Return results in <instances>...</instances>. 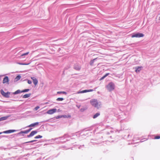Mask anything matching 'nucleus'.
<instances>
[{
    "label": "nucleus",
    "instance_id": "55",
    "mask_svg": "<svg viewBox=\"0 0 160 160\" xmlns=\"http://www.w3.org/2000/svg\"><path fill=\"white\" fill-rule=\"evenodd\" d=\"M107 134H109V132H108Z\"/></svg>",
    "mask_w": 160,
    "mask_h": 160
},
{
    "label": "nucleus",
    "instance_id": "40",
    "mask_svg": "<svg viewBox=\"0 0 160 160\" xmlns=\"http://www.w3.org/2000/svg\"><path fill=\"white\" fill-rule=\"evenodd\" d=\"M40 108V107L39 106H37V107H36L35 108H34V110H38L39 108Z\"/></svg>",
    "mask_w": 160,
    "mask_h": 160
},
{
    "label": "nucleus",
    "instance_id": "48",
    "mask_svg": "<svg viewBox=\"0 0 160 160\" xmlns=\"http://www.w3.org/2000/svg\"><path fill=\"white\" fill-rule=\"evenodd\" d=\"M62 94H65V95L67 94V93L66 92H64V91H62Z\"/></svg>",
    "mask_w": 160,
    "mask_h": 160
},
{
    "label": "nucleus",
    "instance_id": "42",
    "mask_svg": "<svg viewBox=\"0 0 160 160\" xmlns=\"http://www.w3.org/2000/svg\"><path fill=\"white\" fill-rule=\"evenodd\" d=\"M94 91L93 89H92L87 90V91H88L87 92H92V91Z\"/></svg>",
    "mask_w": 160,
    "mask_h": 160
},
{
    "label": "nucleus",
    "instance_id": "32",
    "mask_svg": "<svg viewBox=\"0 0 160 160\" xmlns=\"http://www.w3.org/2000/svg\"><path fill=\"white\" fill-rule=\"evenodd\" d=\"M18 64L21 65H28L29 64V63H23L21 62H19Z\"/></svg>",
    "mask_w": 160,
    "mask_h": 160
},
{
    "label": "nucleus",
    "instance_id": "8",
    "mask_svg": "<svg viewBox=\"0 0 160 160\" xmlns=\"http://www.w3.org/2000/svg\"><path fill=\"white\" fill-rule=\"evenodd\" d=\"M56 111L57 109L56 108L50 109L47 112V113L49 114H52L55 113L56 112Z\"/></svg>",
    "mask_w": 160,
    "mask_h": 160
},
{
    "label": "nucleus",
    "instance_id": "57",
    "mask_svg": "<svg viewBox=\"0 0 160 160\" xmlns=\"http://www.w3.org/2000/svg\"><path fill=\"white\" fill-rule=\"evenodd\" d=\"M97 88H95V90Z\"/></svg>",
    "mask_w": 160,
    "mask_h": 160
},
{
    "label": "nucleus",
    "instance_id": "5",
    "mask_svg": "<svg viewBox=\"0 0 160 160\" xmlns=\"http://www.w3.org/2000/svg\"><path fill=\"white\" fill-rule=\"evenodd\" d=\"M144 36V35L143 34L138 32L133 33L131 34L132 38H141L143 37Z\"/></svg>",
    "mask_w": 160,
    "mask_h": 160
},
{
    "label": "nucleus",
    "instance_id": "39",
    "mask_svg": "<svg viewBox=\"0 0 160 160\" xmlns=\"http://www.w3.org/2000/svg\"><path fill=\"white\" fill-rule=\"evenodd\" d=\"M147 140V139H146L145 138H143V139H142L141 140H140V141H139L140 142H142L145 140Z\"/></svg>",
    "mask_w": 160,
    "mask_h": 160
},
{
    "label": "nucleus",
    "instance_id": "7",
    "mask_svg": "<svg viewBox=\"0 0 160 160\" xmlns=\"http://www.w3.org/2000/svg\"><path fill=\"white\" fill-rule=\"evenodd\" d=\"M19 130H9L6 131H4L2 132H1L2 134V133H6V134H8L10 133H11L14 132L18 131Z\"/></svg>",
    "mask_w": 160,
    "mask_h": 160
},
{
    "label": "nucleus",
    "instance_id": "54",
    "mask_svg": "<svg viewBox=\"0 0 160 160\" xmlns=\"http://www.w3.org/2000/svg\"><path fill=\"white\" fill-rule=\"evenodd\" d=\"M13 148V149H17V148H13H13Z\"/></svg>",
    "mask_w": 160,
    "mask_h": 160
},
{
    "label": "nucleus",
    "instance_id": "23",
    "mask_svg": "<svg viewBox=\"0 0 160 160\" xmlns=\"http://www.w3.org/2000/svg\"><path fill=\"white\" fill-rule=\"evenodd\" d=\"M9 116H6L1 118V121L6 120L9 117Z\"/></svg>",
    "mask_w": 160,
    "mask_h": 160
},
{
    "label": "nucleus",
    "instance_id": "21",
    "mask_svg": "<svg viewBox=\"0 0 160 160\" xmlns=\"http://www.w3.org/2000/svg\"><path fill=\"white\" fill-rule=\"evenodd\" d=\"M31 95V93L26 94L23 96L22 98H27L30 97Z\"/></svg>",
    "mask_w": 160,
    "mask_h": 160
},
{
    "label": "nucleus",
    "instance_id": "20",
    "mask_svg": "<svg viewBox=\"0 0 160 160\" xmlns=\"http://www.w3.org/2000/svg\"><path fill=\"white\" fill-rule=\"evenodd\" d=\"M97 59V58H95L93 60H92L90 61V64L91 66H92L93 65L94 62Z\"/></svg>",
    "mask_w": 160,
    "mask_h": 160
},
{
    "label": "nucleus",
    "instance_id": "30",
    "mask_svg": "<svg viewBox=\"0 0 160 160\" xmlns=\"http://www.w3.org/2000/svg\"><path fill=\"white\" fill-rule=\"evenodd\" d=\"M21 134H22V136H24V135L23 134V133H22V131H21L20 132H19L17 134H16V135H20Z\"/></svg>",
    "mask_w": 160,
    "mask_h": 160
},
{
    "label": "nucleus",
    "instance_id": "33",
    "mask_svg": "<svg viewBox=\"0 0 160 160\" xmlns=\"http://www.w3.org/2000/svg\"><path fill=\"white\" fill-rule=\"evenodd\" d=\"M62 118V115H58L56 117V119H59Z\"/></svg>",
    "mask_w": 160,
    "mask_h": 160
},
{
    "label": "nucleus",
    "instance_id": "58",
    "mask_svg": "<svg viewBox=\"0 0 160 160\" xmlns=\"http://www.w3.org/2000/svg\"><path fill=\"white\" fill-rule=\"evenodd\" d=\"M1 121V118H0V121Z\"/></svg>",
    "mask_w": 160,
    "mask_h": 160
},
{
    "label": "nucleus",
    "instance_id": "59",
    "mask_svg": "<svg viewBox=\"0 0 160 160\" xmlns=\"http://www.w3.org/2000/svg\"><path fill=\"white\" fill-rule=\"evenodd\" d=\"M138 142H135V143H138Z\"/></svg>",
    "mask_w": 160,
    "mask_h": 160
},
{
    "label": "nucleus",
    "instance_id": "10",
    "mask_svg": "<svg viewBox=\"0 0 160 160\" xmlns=\"http://www.w3.org/2000/svg\"><path fill=\"white\" fill-rule=\"evenodd\" d=\"M73 68L77 71H79L81 69V66L79 65L78 63H76L74 65Z\"/></svg>",
    "mask_w": 160,
    "mask_h": 160
},
{
    "label": "nucleus",
    "instance_id": "11",
    "mask_svg": "<svg viewBox=\"0 0 160 160\" xmlns=\"http://www.w3.org/2000/svg\"><path fill=\"white\" fill-rule=\"evenodd\" d=\"M39 122H36L34 123H32L31 124L27 126L25 128H26L28 127H34L36 125H38V124ZM25 128H23V129Z\"/></svg>",
    "mask_w": 160,
    "mask_h": 160
},
{
    "label": "nucleus",
    "instance_id": "61",
    "mask_svg": "<svg viewBox=\"0 0 160 160\" xmlns=\"http://www.w3.org/2000/svg\"><path fill=\"white\" fill-rule=\"evenodd\" d=\"M68 141V139H67V141Z\"/></svg>",
    "mask_w": 160,
    "mask_h": 160
},
{
    "label": "nucleus",
    "instance_id": "56",
    "mask_svg": "<svg viewBox=\"0 0 160 160\" xmlns=\"http://www.w3.org/2000/svg\"><path fill=\"white\" fill-rule=\"evenodd\" d=\"M1 134H2V132H0V135Z\"/></svg>",
    "mask_w": 160,
    "mask_h": 160
},
{
    "label": "nucleus",
    "instance_id": "28",
    "mask_svg": "<svg viewBox=\"0 0 160 160\" xmlns=\"http://www.w3.org/2000/svg\"><path fill=\"white\" fill-rule=\"evenodd\" d=\"M30 90V89H25L23 90L22 91V92H28Z\"/></svg>",
    "mask_w": 160,
    "mask_h": 160
},
{
    "label": "nucleus",
    "instance_id": "60",
    "mask_svg": "<svg viewBox=\"0 0 160 160\" xmlns=\"http://www.w3.org/2000/svg\"><path fill=\"white\" fill-rule=\"evenodd\" d=\"M64 142H66V141H64Z\"/></svg>",
    "mask_w": 160,
    "mask_h": 160
},
{
    "label": "nucleus",
    "instance_id": "53",
    "mask_svg": "<svg viewBox=\"0 0 160 160\" xmlns=\"http://www.w3.org/2000/svg\"><path fill=\"white\" fill-rule=\"evenodd\" d=\"M59 153H58V154L55 156V157H57L59 155Z\"/></svg>",
    "mask_w": 160,
    "mask_h": 160
},
{
    "label": "nucleus",
    "instance_id": "34",
    "mask_svg": "<svg viewBox=\"0 0 160 160\" xmlns=\"http://www.w3.org/2000/svg\"><path fill=\"white\" fill-rule=\"evenodd\" d=\"M84 145H80L78 147V148L79 149H82L84 148Z\"/></svg>",
    "mask_w": 160,
    "mask_h": 160
},
{
    "label": "nucleus",
    "instance_id": "44",
    "mask_svg": "<svg viewBox=\"0 0 160 160\" xmlns=\"http://www.w3.org/2000/svg\"><path fill=\"white\" fill-rule=\"evenodd\" d=\"M32 82L30 80H28V83L29 84H31L32 83Z\"/></svg>",
    "mask_w": 160,
    "mask_h": 160
},
{
    "label": "nucleus",
    "instance_id": "18",
    "mask_svg": "<svg viewBox=\"0 0 160 160\" xmlns=\"http://www.w3.org/2000/svg\"><path fill=\"white\" fill-rule=\"evenodd\" d=\"M124 114V115H125V118H126V117L127 118L128 117H129L130 113H129V112L128 111L126 112H123V113L122 114Z\"/></svg>",
    "mask_w": 160,
    "mask_h": 160
},
{
    "label": "nucleus",
    "instance_id": "63",
    "mask_svg": "<svg viewBox=\"0 0 160 160\" xmlns=\"http://www.w3.org/2000/svg\"><path fill=\"white\" fill-rule=\"evenodd\" d=\"M159 18H160V17Z\"/></svg>",
    "mask_w": 160,
    "mask_h": 160
},
{
    "label": "nucleus",
    "instance_id": "22",
    "mask_svg": "<svg viewBox=\"0 0 160 160\" xmlns=\"http://www.w3.org/2000/svg\"><path fill=\"white\" fill-rule=\"evenodd\" d=\"M87 90H85L82 91H80L78 92L77 93L78 94L86 93L87 92Z\"/></svg>",
    "mask_w": 160,
    "mask_h": 160
},
{
    "label": "nucleus",
    "instance_id": "46",
    "mask_svg": "<svg viewBox=\"0 0 160 160\" xmlns=\"http://www.w3.org/2000/svg\"><path fill=\"white\" fill-rule=\"evenodd\" d=\"M1 136L3 138H7L8 137V136H6V135H2Z\"/></svg>",
    "mask_w": 160,
    "mask_h": 160
},
{
    "label": "nucleus",
    "instance_id": "24",
    "mask_svg": "<svg viewBox=\"0 0 160 160\" xmlns=\"http://www.w3.org/2000/svg\"><path fill=\"white\" fill-rule=\"evenodd\" d=\"M21 77L20 75H18L17 76V77L15 78V80L16 81H18L20 79V78H21Z\"/></svg>",
    "mask_w": 160,
    "mask_h": 160
},
{
    "label": "nucleus",
    "instance_id": "6",
    "mask_svg": "<svg viewBox=\"0 0 160 160\" xmlns=\"http://www.w3.org/2000/svg\"><path fill=\"white\" fill-rule=\"evenodd\" d=\"M84 131H82V132L79 131L76 133L75 135L78 137H81L82 138H84V136L87 134V133H84Z\"/></svg>",
    "mask_w": 160,
    "mask_h": 160
},
{
    "label": "nucleus",
    "instance_id": "1",
    "mask_svg": "<svg viewBox=\"0 0 160 160\" xmlns=\"http://www.w3.org/2000/svg\"><path fill=\"white\" fill-rule=\"evenodd\" d=\"M91 103L93 106L96 108L98 109L101 107V103L98 102L96 99H93L91 101Z\"/></svg>",
    "mask_w": 160,
    "mask_h": 160
},
{
    "label": "nucleus",
    "instance_id": "2",
    "mask_svg": "<svg viewBox=\"0 0 160 160\" xmlns=\"http://www.w3.org/2000/svg\"><path fill=\"white\" fill-rule=\"evenodd\" d=\"M115 87L114 83L112 82H110L107 85L106 88L108 90L109 92H111L115 89Z\"/></svg>",
    "mask_w": 160,
    "mask_h": 160
},
{
    "label": "nucleus",
    "instance_id": "27",
    "mask_svg": "<svg viewBox=\"0 0 160 160\" xmlns=\"http://www.w3.org/2000/svg\"><path fill=\"white\" fill-rule=\"evenodd\" d=\"M42 137V136L40 135H38V136H36L34 137V138L35 139H38Z\"/></svg>",
    "mask_w": 160,
    "mask_h": 160
},
{
    "label": "nucleus",
    "instance_id": "14",
    "mask_svg": "<svg viewBox=\"0 0 160 160\" xmlns=\"http://www.w3.org/2000/svg\"><path fill=\"white\" fill-rule=\"evenodd\" d=\"M31 78L35 86H36L38 83V80L35 77H31Z\"/></svg>",
    "mask_w": 160,
    "mask_h": 160
},
{
    "label": "nucleus",
    "instance_id": "3",
    "mask_svg": "<svg viewBox=\"0 0 160 160\" xmlns=\"http://www.w3.org/2000/svg\"><path fill=\"white\" fill-rule=\"evenodd\" d=\"M72 136H71V135H69L68 134H64L62 136L58 138H52L51 140H53V141H55L56 140H57L58 139H64L65 138H70L71 137V136H73L74 135V134H72Z\"/></svg>",
    "mask_w": 160,
    "mask_h": 160
},
{
    "label": "nucleus",
    "instance_id": "19",
    "mask_svg": "<svg viewBox=\"0 0 160 160\" xmlns=\"http://www.w3.org/2000/svg\"><path fill=\"white\" fill-rule=\"evenodd\" d=\"M109 74V73H106L104 75L103 77H102L100 79V81H101L104 78H105L106 77L108 76Z\"/></svg>",
    "mask_w": 160,
    "mask_h": 160
},
{
    "label": "nucleus",
    "instance_id": "43",
    "mask_svg": "<svg viewBox=\"0 0 160 160\" xmlns=\"http://www.w3.org/2000/svg\"><path fill=\"white\" fill-rule=\"evenodd\" d=\"M33 142H34V141H33V140L31 141H28V142H24L23 143H27Z\"/></svg>",
    "mask_w": 160,
    "mask_h": 160
},
{
    "label": "nucleus",
    "instance_id": "25",
    "mask_svg": "<svg viewBox=\"0 0 160 160\" xmlns=\"http://www.w3.org/2000/svg\"><path fill=\"white\" fill-rule=\"evenodd\" d=\"M62 117L65 118H70L71 117V116L69 115H62Z\"/></svg>",
    "mask_w": 160,
    "mask_h": 160
},
{
    "label": "nucleus",
    "instance_id": "47",
    "mask_svg": "<svg viewBox=\"0 0 160 160\" xmlns=\"http://www.w3.org/2000/svg\"><path fill=\"white\" fill-rule=\"evenodd\" d=\"M57 94H62V91H59L57 92Z\"/></svg>",
    "mask_w": 160,
    "mask_h": 160
},
{
    "label": "nucleus",
    "instance_id": "49",
    "mask_svg": "<svg viewBox=\"0 0 160 160\" xmlns=\"http://www.w3.org/2000/svg\"><path fill=\"white\" fill-rule=\"evenodd\" d=\"M33 141H34V142H37V141H38V140H33Z\"/></svg>",
    "mask_w": 160,
    "mask_h": 160
},
{
    "label": "nucleus",
    "instance_id": "29",
    "mask_svg": "<svg viewBox=\"0 0 160 160\" xmlns=\"http://www.w3.org/2000/svg\"><path fill=\"white\" fill-rule=\"evenodd\" d=\"M64 99V98H58L56 100L58 101H62Z\"/></svg>",
    "mask_w": 160,
    "mask_h": 160
},
{
    "label": "nucleus",
    "instance_id": "16",
    "mask_svg": "<svg viewBox=\"0 0 160 160\" xmlns=\"http://www.w3.org/2000/svg\"><path fill=\"white\" fill-rule=\"evenodd\" d=\"M100 112H98L96 113V114H95L94 115H93L92 117L93 118L95 119L97 117H98L100 115Z\"/></svg>",
    "mask_w": 160,
    "mask_h": 160
},
{
    "label": "nucleus",
    "instance_id": "37",
    "mask_svg": "<svg viewBox=\"0 0 160 160\" xmlns=\"http://www.w3.org/2000/svg\"><path fill=\"white\" fill-rule=\"evenodd\" d=\"M160 138V136H156L154 137V139H159Z\"/></svg>",
    "mask_w": 160,
    "mask_h": 160
},
{
    "label": "nucleus",
    "instance_id": "62",
    "mask_svg": "<svg viewBox=\"0 0 160 160\" xmlns=\"http://www.w3.org/2000/svg\"><path fill=\"white\" fill-rule=\"evenodd\" d=\"M47 159H46L45 160H47Z\"/></svg>",
    "mask_w": 160,
    "mask_h": 160
},
{
    "label": "nucleus",
    "instance_id": "38",
    "mask_svg": "<svg viewBox=\"0 0 160 160\" xmlns=\"http://www.w3.org/2000/svg\"><path fill=\"white\" fill-rule=\"evenodd\" d=\"M22 133L23 134H27L28 133L27 130H25V131H22Z\"/></svg>",
    "mask_w": 160,
    "mask_h": 160
},
{
    "label": "nucleus",
    "instance_id": "36",
    "mask_svg": "<svg viewBox=\"0 0 160 160\" xmlns=\"http://www.w3.org/2000/svg\"><path fill=\"white\" fill-rule=\"evenodd\" d=\"M16 134H13L11 136H10L9 138H9H14L15 135H16Z\"/></svg>",
    "mask_w": 160,
    "mask_h": 160
},
{
    "label": "nucleus",
    "instance_id": "4",
    "mask_svg": "<svg viewBox=\"0 0 160 160\" xmlns=\"http://www.w3.org/2000/svg\"><path fill=\"white\" fill-rule=\"evenodd\" d=\"M0 92L1 94L4 97L6 98H9L10 97L9 95L11 93H12V92L8 91L7 92H5L2 89L1 90Z\"/></svg>",
    "mask_w": 160,
    "mask_h": 160
},
{
    "label": "nucleus",
    "instance_id": "50",
    "mask_svg": "<svg viewBox=\"0 0 160 160\" xmlns=\"http://www.w3.org/2000/svg\"><path fill=\"white\" fill-rule=\"evenodd\" d=\"M4 75H0V78H1L2 76H3Z\"/></svg>",
    "mask_w": 160,
    "mask_h": 160
},
{
    "label": "nucleus",
    "instance_id": "45",
    "mask_svg": "<svg viewBox=\"0 0 160 160\" xmlns=\"http://www.w3.org/2000/svg\"><path fill=\"white\" fill-rule=\"evenodd\" d=\"M131 136L129 134H128V135L127 138L128 139H130L131 138Z\"/></svg>",
    "mask_w": 160,
    "mask_h": 160
},
{
    "label": "nucleus",
    "instance_id": "17",
    "mask_svg": "<svg viewBox=\"0 0 160 160\" xmlns=\"http://www.w3.org/2000/svg\"><path fill=\"white\" fill-rule=\"evenodd\" d=\"M22 92V91H21L20 90L18 89L14 92L12 93V94H17Z\"/></svg>",
    "mask_w": 160,
    "mask_h": 160
},
{
    "label": "nucleus",
    "instance_id": "9",
    "mask_svg": "<svg viewBox=\"0 0 160 160\" xmlns=\"http://www.w3.org/2000/svg\"><path fill=\"white\" fill-rule=\"evenodd\" d=\"M37 132L38 131L37 130L33 131L31 132L29 135H27V138H29L32 137L34 135L37 133Z\"/></svg>",
    "mask_w": 160,
    "mask_h": 160
},
{
    "label": "nucleus",
    "instance_id": "35",
    "mask_svg": "<svg viewBox=\"0 0 160 160\" xmlns=\"http://www.w3.org/2000/svg\"><path fill=\"white\" fill-rule=\"evenodd\" d=\"M49 141L50 140H46V139L44 140H41L39 142H47V141Z\"/></svg>",
    "mask_w": 160,
    "mask_h": 160
},
{
    "label": "nucleus",
    "instance_id": "52",
    "mask_svg": "<svg viewBox=\"0 0 160 160\" xmlns=\"http://www.w3.org/2000/svg\"><path fill=\"white\" fill-rule=\"evenodd\" d=\"M135 141V138H133V142H134V141Z\"/></svg>",
    "mask_w": 160,
    "mask_h": 160
},
{
    "label": "nucleus",
    "instance_id": "51",
    "mask_svg": "<svg viewBox=\"0 0 160 160\" xmlns=\"http://www.w3.org/2000/svg\"><path fill=\"white\" fill-rule=\"evenodd\" d=\"M61 111V110H60V109H58V112H59Z\"/></svg>",
    "mask_w": 160,
    "mask_h": 160
},
{
    "label": "nucleus",
    "instance_id": "31",
    "mask_svg": "<svg viewBox=\"0 0 160 160\" xmlns=\"http://www.w3.org/2000/svg\"><path fill=\"white\" fill-rule=\"evenodd\" d=\"M29 53V52H27L26 53H23V54H22L21 55V57H23L24 56H25V55H28Z\"/></svg>",
    "mask_w": 160,
    "mask_h": 160
},
{
    "label": "nucleus",
    "instance_id": "26",
    "mask_svg": "<svg viewBox=\"0 0 160 160\" xmlns=\"http://www.w3.org/2000/svg\"><path fill=\"white\" fill-rule=\"evenodd\" d=\"M12 148H13V147H11V148H3V147H1V148L2 149H3L4 150H10V149H11Z\"/></svg>",
    "mask_w": 160,
    "mask_h": 160
},
{
    "label": "nucleus",
    "instance_id": "12",
    "mask_svg": "<svg viewBox=\"0 0 160 160\" xmlns=\"http://www.w3.org/2000/svg\"><path fill=\"white\" fill-rule=\"evenodd\" d=\"M56 117H53V118H51L49 119L42 121V122H52L53 121H54L56 119Z\"/></svg>",
    "mask_w": 160,
    "mask_h": 160
},
{
    "label": "nucleus",
    "instance_id": "13",
    "mask_svg": "<svg viewBox=\"0 0 160 160\" xmlns=\"http://www.w3.org/2000/svg\"><path fill=\"white\" fill-rule=\"evenodd\" d=\"M9 78L8 76H6L3 78L2 81V83L4 84L5 83H8L9 82Z\"/></svg>",
    "mask_w": 160,
    "mask_h": 160
},
{
    "label": "nucleus",
    "instance_id": "15",
    "mask_svg": "<svg viewBox=\"0 0 160 160\" xmlns=\"http://www.w3.org/2000/svg\"><path fill=\"white\" fill-rule=\"evenodd\" d=\"M142 68L143 67L142 66L135 67V72L137 73L139 72Z\"/></svg>",
    "mask_w": 160,
    "mask_h": 160
},
{
    "label": "nucleus",
    "instance_id": "41",
    "mask_svg": "<svg viewBox=\"0 0 160 160\" xmlns=\"http://www.w3.org/2000/svg\"><path fill=\"white\" fill-rule=\"evenodd\" d=\"M32 129V128H30L28 130H26L28 133Z\"/></svg>",
    "mask_w": 160,
    "mask_h": 160
}]
</instances>
